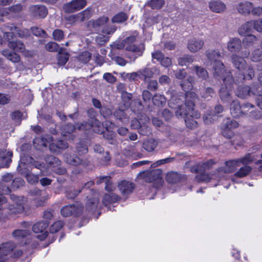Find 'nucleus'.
Returning <instances> with one entry per match:
<instances>
[{
    "label": "nucleus",
    "instance_id": "obj_42",
    "mask_svg": "<svg viewBox=\"0 0 262 262\" xmlns=\"http://www.w3.org/2000/svg\"><path fill=\"white\" fill-rule=\"evenodd\" d=\"M66 162L71 165H77L83 164L82 160L77 156H66Z\"/></svg>",
    "mask_w": 262,
    "mask_h": 262
},
{
    "label": "nucleus",
    "instance_id": "obj_11",
    "mask_svg": "<svg viewBox=\"0 0 262 262\" xmlns=\"http://www.w3.org/2000/svg\"><path fill=\"white\" fill-rule=\"evenodd\" d=\"M249 107L253 108L254 105L247 103L241 106L237 100H234L230 105V113L233 117H239L242 114H244L247 111L246 109Z\"/></svg>",
    "mask_w": 262,
    "mask_h": 262
},
{
    "label": "nucleus",
    "instance_id": "obj_12",
    "mask_svg": "<svg viewBox=\"0 0 262 262\" xmlns=\"http://www.w3.org/2000/svg\"><path fill=\"white\" fill-rule=\"evenodd\" d=\"M109 19L107 16H102L96 19L90 20L87 25L88 28L91 31H98L104 27L108 22Z\"/></svg>",
    "mask_w": 262,
    "mask_h": 262
},
{
    "label": "nucleus",
    "instance_id": "obj_16",
    "mask_svg": "<svg viewBox=\"0 0 262 262\" xmlns=\"http://www.w3.org/2000/svg\"><path fill=\"white\" fill-rule=\"evenodd\" d=\"M204 45V42L202 39L193 38L188 40L187 48L191 52L195 53L200 51Z\"/></svg>",
    "mask_w": 262,
    "mask_h": 262
},
{
    "label": "nucleus",
    "instance_id": "obj_33",
    "mask_svg": "<svg viewBox=\"0 0 262 262\" xmlns=\"http://www.w3.org/2000/svg\"><path fill=\"white\" fill-rule=\"evenodd\" d=\"M11 199L14 202L13 204H16L17 207V212H20L23 210V204L26 202V199L22 196H18L14 194L10 196Z\"/></svg>",
    "mask_w": 262,
    "mask_h": 262
},
{
    "label": "nucleus",
    "instance_id": "obj_60",
    "mask_svg": "<svg viewBox=\"0 0 262 262\" xmlns=\"http://www.w3.org/2000/svg\"><path fill=\"white\" fill-rule=\"evenodd\" d=\"M203 118L205 123L210 124L213 123V121L216 119L217 116L216 115H214L212 113H209V114L205 115Z\"/></svg>",
    "mask_w": 262,
    "mask_h": 262
},
{
    "label": "nucleus",
    "instance_id": "obj_49",
    "mask_svg": "<svg viewBox=\"0 0 262 262\" xmlns=\"http://www.w3.org/2000/svg\"><path fill=\"white\" fill-rule=\"evenodd\" d=\"M164 0H150L148 2V5L152 9H159L164 4Z\"/></svg>",
    "mask_w": 262,
    "mask_h": 262
},
{
    "label": "nucleus",
    "instance_id": "obj_9",
    "mask_svg": "<svg viewBox=\"0 0 262 262\" xmlns=\"http://www.w3.org/2000/svg\"><path fill=\"white\" fill-rule=\"evenodd\" d=\"M2 32L4 33L3 37L7 40H12L16 36L24 38L28 35V31L26 29H20L15 26H5L2 27Z\"/></svg>",
    "mask_w": 262,
    "mask_h": 262
},
{
    "label": "nucleus",
    "instance_id": "obj_6",
    "mask_svg": "<svg viewBox=\"0 0 262 262\" xmlns=\"http://www.w3.org/2000/svg\"><path fill=\"white\" fill-rule=\"evenodd\" d=\"M206 56L208 62L213 65L214 76H220L223 74L224 72V65L218 60L221 56L220 52L216 50L208 51L206 53Z\"/></svg>",
    "mask_w": 262,
    "mask_h": 262
},
{
    "label": "nucleus",
    "instance_id": "obj_40",
    "mask_svg": "<svg viewBox=\"0 0 262 262\" xmlns=\"http://www.w3.org/2000/svg\"><path fill=\"white\" fill-rule=\"evenodd\" d=\"M77 208L75 205H67L62 208L61 213L64 216H69L72 214L73 212H77Z\"/></svg>",
    "mask_w": 262,
    "mask_h": 262
},
{
    "label": "nucleus",
    "instance_id": "obj_35",
    "mask_svg": "<svg viewBox=\"0 0 262 262\" xmlns=\"http://www.w3.org/2000/svg\"><path fill=\"white\" fill-rule=\"evenodd\" d=\"M2 54L13 62H18L20 60V57L19 55L16 53L12 52L8 50H3L2 51Z\"/></svg>",
    "mask_w": 262,
    "mask_h": 262
},
{
    "label": "nucleus",
    "instance_id": "obj_64",
    "mask_svg": "<svg viewBox=\"0 0 262 262\" xmlns=\"http://www.w3.org/2000/svg\"><path fill=\"white\" fill-rule=\"evenodd\" d=\"M109 40V37L103 34H99L96 37V41L99 45H102L107 42Z\"/></svg>",
    "mask_w": 262,
    "mask_h": 262
},
{
    "label": "nucleus",
    "instance_id": "obj_51",
    "mask_svg": "<svg viewBox=\"0 0 262 262\" xmlns=\"http://www.w3.org/2000/svg\"><path fill=\"white\" fill-rule=\"evenodd\" d=\"M53 38L56 41H61L64 37V34L62 30L60 29H55L52 33Z\"/></svg>",
    "mask_w": 262,
    "mask_h": 262
},
{
    "label": "nucleus",
    "instance_id": "obj_21",
    "mask_svg": "<svg viewBox=\"0 0 262 262\" xmlns=\"http://www.w3.org/2000/svg\"><path fill=\"white\" fill-rule=\"evenodd\" d=\"M146 180L151 182L157 181L158 183H162V171L160 169H156L147 172Z\"/></svg>",
    "mask_w": 262,
    "mask_h": 262
},
{
    "label": "nucleus",
    "instance_id": "obj_31",
    "mask_svg": "<svg viewBox=\"0 0 262 262\" xmlns=\"http://www.w3.org/2000/svg\"><path fill=\"white\" fill-rule=\"evenodd\" d=\"M209 8L214 12L221 13L225 10L226 6L220 1H213L209 3Z\"/></svg>",
    "mask_w": 262,
    "mask_h": 262
},
{
    "label": "nucleus",
    "instance_id": "obj_8",
    "mask_svg": "<svg viewBox=\"0 0 262 262\" xmlns=\"http://www.w3.org/2000/svg\"><path fill=\"white\" fill-rule=\"evenodd\" d=\"M27 161L31 162L32 159L29 157H21L17 169L21 174L25 176L29 183L33 184L37 182L38 177L29 173V169L28 168L29 163H27Z\"/></svg>",
    "mask_w": 262,
    "mask_h": 262
},
{
    "label": "nucleus",
    "instance_id": "obj_19",
    "mask_svg": "<svg viewBox=\"0 0 262 262\" xmlns=\"http://www.w3.org/2000/svg\"><path fill=\"white\" fill-rule=\"evenodd\" d=\"M13 243L9 242L2 244L0 246V262H5L6 260V256L14 248Z\"/></svg>",
    "mask_w": 262,
    "mask_h": 262
},
{
    "label": "nucleus",
    "instance_id": "obj_30",
    "mask_svg": "<svg viewBox=\"0 0 262 262\" xmlns=\"http://www.w3.org/2000/svg\"><path fill=\"white\" fill-rule=\"evenodd\" d=\"M32 193L36 196H40V198H37L36 200V204L37 206H43L46 203L47 199V195L45 191H42L39 190H34Z\"/></svg>",
    "mask_w": 262,
    "mask_h": 262
},
{
    "label": "nucleus",
    "instance_id": "obj_23",
    "mask_svg": "<svg viewBox=\"0 0 262 262\" xmlns=\"http://www.w3.org/2000/svg\"><path fill=\"white\" fill-rule=\"evenodd\" d=\"M145 122L142 123L141 120H134L132 121V126L135 128H138L139 133L143 135H147L150 133V129L146 125H141L142 123H145L148 121V119L145 117Z\"/></svg>",
    "mask_w": 262,
    "mask_h": 262
},
{
    "label": "nucleus",
    "instance_id": "obj_15",
    "mask_svg": "<svg viewBox=\"0 0 262 262\" xmlns=\"http://www.w3.org/2000/svg\"><path fill=\"white\" fill-rule=\"evenodd\" d=\"M118 187L121 194L126 196L132 193L135 185L131 182L124 180L119 183Z\"/></svg>",
    "mask_w": 262,
    "mask_h": 262
},
{
    "label": "nucleus",
    "instance_id": "obj_2",
    "mask_svg": "<svg viewBox=\"0 0 262 262\" xmlns=\"http://www.w3.org/2000/svg\"><path fill=\"white\" fill-rule=\"evenodd\" d=\"M90 127H92L93 128V130L95 133H100L102 132L100 129V128L101 127L100 122L96 119H92L90 123H81L80 125H77V127L70 124L63 126L61 128V135L66 138H68L69 139H72V133L76 129V128H77L79 130H81L84 129H88Z\"/></svg>",
    "mask_w": 262,
    "mask_h": 262
},
{
    "label": "nucleus",
    "instance_id": "obj_22",
    "mask_svg": "<svg viewBox=\"0 0 262 262\" xmlns=\"http://www.w3.org/2000/svg\"><path fill=\"white\" fill-rule=\"evenodd\" d=\"M30 11L35 17L44 18L47 14L46 8L41 5H34L30 8Z\"/></svg>",
    "mask_w": 262,
    "mask_h": 262
},
{
    "label": "nucleus",
    "instance_id": "obj_54",
    "mask_svg": "<svg viewBox=\"0 0 262 262\" xmlns=\"http://www.w3.org/2000/svg\"><path fill=\"white\" fill-rule=\"evenodd\" d=\"M116 30V27L115 25L104 26L101 30V32L107 35H112Z\"/></svg>",
    "mask_w": 262,
    "mask_h": 262
},
{
    "label": "nucleus",
    "instance_id": "obj_39",
    "mask_svg": "<svg viewBox=\"0 0 262 262\" xmlns=\"http://www.w3.org/2000/svg\"><path fill=\"white\" fill-rule=\"evenodd\" d=\"M245 36L243 40V43L247 47L252 46L257 41V38L254 35L249 34Z\"/></svg>",
    "mask_w": 262,
    "mask_h": 262
},
{
    "label": "nucleus",
    "instance_id": "obj_7",
    "mask_svg": "<svg viewBox=\"0 0 262 262\" xmlns=\"http://www.w3.org/2000/svg\"><path fill=\"white\" fill-rule=\"evenodd\" d=\"M42 145L45 147L49 146L50 151L52 152L57 153L60 149H66L68 147V143L63 140L56 141L52 136L46 135L41 139Z\"/></svg>",
    "mask_w": 262,
    "mask_h": 262
},
{
    "label": "nucleus",
    "instance_id": "obj_53",
    "mask_svg": "<svg viewBox=\"0 0 262 262\" xmlns=\"http://www.w3.org/2000/svg\"><path fill=\"white\" fill-rule=\"evenodd\" d=\"M69 59V54L67 53L59 52L58 57V63L59 65H64Z\"/></svg>",
    "mask_w": 262,
    "mask_h": 262
},
{
    "label": "nucleus",
    "instance_id": "obj_61",
    "mask_svg": "<svg viewBox=\"0 0 262 262\" xmlns=\"http://www.w3.org/2000/svg\"><path fill=\"white\" fill-rule=\"evenodd\" d=\"M49 226L47 221H43L36 223L32 226V229H46Z\"/></svg>",
    "mask_w": 262,
    "mask_h": 262
},
{
    "label": "nucleus",
    "instance_id": "obj_14",
    "mask_svg": "<svg viewBox=\"0 0 262 262\" xmlns=\"http://www.w3.org/2000/svg\"><path fill=\"white\" fill-rule=\"evenodd\" d=\"M238 126V123L236 121L227 119L225 121L222 127L223 135L227 138H231L233 135L231 130Z\"/></svg>",
    "mask_w": 262,
    "mask_h": 262
},
{
    "label": "nucleus",
    "instance_id": "obj_52",
    "mask_svg": "<svg viewBox=\"0 0 262 262\" xmlns=\"http://www.w3.org/2000/svg\"><path fill=\"white\" fill-rule=\"evenodd\" d=\"M47 162L53 167H58L61 165L60 161L58 158L52 156L48 157Z\"/></svg>",
    "mask_w": 262,
    "mask_h": 262
},
{
    "label": "nucleus",
    "instance_id": "obj_56",
    "mask_svg": "<svg viewBox=\"0 0 262 262\" xmlns=\"http://www.w3.org/2000/svg\"><path fill=\"white\" fill-rule=\"evenodd\" d=\"M31 29L32 33L36 36L46 37L48 36L45 31L40 28L34 27H32Z\"/></svg>",
    "mask_w": 262,
    "mask_h": 262
},
{
    "label": "nucleus",
    "instance_id": "obj_47",
    "mask_svg": "<svg viewBox=\"0 0 262 262\" xmlns=\"http://www.w3.org/2000/svg\"><path fill=\"white\" fill-rule=\"evenodd\" d=\"M127 18V16L124 13L121 12L115 15L112 19L113 23H121L125 21Z\"/></svg>",
    "mask_w": 262,
    "mask_h": 262
},
{
    "label": "nucleus",
    "instance_id": "obj_45",
    "mask_svg": "<svg viewBox=\"0 0 262 262\" xmlns=\"http://www.w3.org/2000/svg\"><path fill=\"white\" fill-rule=\"evenodd\" d=\"M92 11L91 8H88L84 11L78 13V18L79 21H83L91 17Z\"/></svg>",
    "mask_w": 262,
    "mask_h": 262
},
{
    "label": "nucleus",
    "instance_id": "obj_17",
    "mask_svg": "<svg viewBox=\"0 0 262 262\" xmlns=\"http://www.w3.org/2000/svg\"><path fill=\"white\" fill-rule=\"evenodd\" d=\"M252 9L253 3L248 1L241 2L236 7L238 13L245 16L250 14Z\"/></svg>",
    "mask_w": 262,
    "mask_h": 262
},
{
    "label": "nucleus",
    "instance_id": "obj_34",
    "mask_svg": "<svg viewBox=\"0 0 262 262\" xmlns=\"http://www.w3.org/2000/svg\"><path fill=\"white\" fill-rule=\"evenodd\" d=\"M118 199V195L114 193H110L104 195L102 203L105 206H107L111 203L116 202Z\"/></svg>",
    "mask_w": 262,
    "mask_h": 262
},
{
    "label": "nucleus",
    "instance_id": "obj_43",
    "mask_svg": "<svg viewBox=\"0 0 262 262\" xmlns=\"http://www.w3.org/2000/svg\"><path fill=\"white\" fill-rule=\"evenodd\" d=\"M166 180L169 183H176L180 180V176L176 172H170L167 174Z\"/></svg>",
    "mask_w": 262,
    "mask_h": 262
},
{
    "label": "nucleus",
    "instance_id": "obj_46",
    "mask_svg": "<svg viewBox=\"0 0 262 262\" xmlns=\"http://www.w3.org/2000/svg\"><path fill=\"white\" fill-rule=\"evenodd\" d=\"M258 90H253L252 94L254 95H257L256 101L257 106L262 110V86H259L258 88Z\"/></svg>",
    "mask_w": 262,
    "mask_h": 262
},
{
    "label": "nucleus",
    "instance_id": "obj_59",
    "mask_svg": "<svg viewBox=\"0 0 262 262\" xmlns=\"http://www.w3.org/2000/svg\"><path fill=\"white\" fill-rule=\"evenodd\" d=\"M58 47V45L54 41L49 42L45 46L46 50L49 52H56Z\"/></svg>",
    "mask_w": 262,
    "mask_h": 262
},
{
    "label": "nucleus",
    "instance_id": "obj_37",
    "mask_svg": "<svg viewBox=\"0 0 262 262\" xmlns=\"http://www.w3.org/2000/svg\"><path fill=\"white\" fill-rule=\"evenodd\" d=\"M101 182L105 183V190L108 191H113L115 189L114 186L112 184L110 181V177L107 176L101 177L99 181L97 182V184Z\"/></svg>",
    "mask_w": 262,
    "mask_h": 262
},
{
    "label": "nucleus",
    "instance_id": "obj_27",
    "mask_svg": "<svg viewBox=\"0 0 262 262\" xmlns=\"http://www.w3.org/2000/svg\"><path fill=\"white\" fill-rule=\"evenodd\" d=\"M251 92V89L248 86H239L236 92V95L240 98L245 99L250 96L252 94V92Z\"/></svg>",
    "mask_w": 262,
    "mask_h": 262
},
{
    "label": "nucleus",
    "instance_id": "obj_13",
    "mask_svg": "<svg viewBox=\"0 0 262 262\" xmlns=\"http://www.w3.org/2000/svg\"><path fill=\"white\" fill-rule=\"evenodd\" d=\"M86 5V0H73L65 4L63 9L68 13H73L82 9Z\"/></svg>",
    "mask_w": 262,
    "mask_h": 262
},
{
    "label": "nucleus",
    "instance_id": "obj_3",
    "mask_svg": "<svg viewBox=\"0 0 262 262\" xmlns=\"http://www.w3.org/2000/svg\"><path fill=\"white\" fill-rule=\"evenodd\" d=\"M136 40V36L132 35L126 37L122 43L126 50L132 53V55H128L127 57L133 61H134L137 58L142 55L145 49L143 43H140L137 45L135 43Z\"/></svg>",
    "mask_w": 262,
    "mask_h": 262
},
{
    "label": "nucleus",
    "instance_id": "obj_55",
    "mask_svg": "<svg viewBox=\"0 0 262 262\" xmlns=\"http://www.w3.org/2000/svg\"><path fill=\"white\" fill-rule=\"evenodd\" d=\"M214 91L212 88H207L200 92L201 96L205 99H209L214 95Z\"/></svg>",
    "mask_w": 262,
    "mask_h": 262
},
{
    "label": "nucleus",
    "instance_id": "obj_63",
    "mask_svg": "<svg viewBox=\"0 0 262 262\" xmlns=\"http://www.w3.org/2000/svg\"><path fill=\"white\" fill-rule=\"evenodd\" d=\"M238 159L240 163H242L243 164H248L253 161L254 158L252 157L251 154H248L246 155L245 157Z\"/></svg>",
    "mask_w": 262,
    "mask_h": 262
},
{
    "label": "nucleus",
    "instance_id": "obj_1",
    "mask_svg": "<svg viewBox=\"0 0 262 262\" xmlns=\"http://www.w3.org/2000/svg\"><path fill=\"white\" fill-rule=\"evenodd\" d=\"M179 103V101H177L176 97L172 96L169 102V105L172 108L177 109L175 113L178 118L185 117V122L187 127L190 128L196 127L198 123L194 119L200 118V114L194 110V102L190 101V102L188 103V105L185 103V107L186 109L185 110L184 106Z\"/></svg>",
    "mask_w": 262,
    "mask_h": 262
},
{
    "label": "nucleus",
    "instance_id": "obj_18",
    "mask_svg": "<svg viewBox=\"0 0 262 262\" xmlns=\"http://www.w3.org/2000/svg\"><path fill=\"white\" fill-rule=\"evenodd\" d=\"M239 164L238 159L227 161L224 169H221L218 171L219 175L221 174L222 173H230L234 171L237 167L239 166Z\"/></svg>",
    "mask_w": 262,
    "mask_h": 262
},
{
    "label": "nucleus",
    "instance_id": "obj_5",
    "mask_svg": "<svg viewBox=\"0 0 262 262\" xmlns=\"http://www.w3.org/2000/svg\"><path fill=\"white\" fill-rule=\"evenodd\" d=\"M224 84L219 93L221 99L223 102H228L231 100L233 92L232 83L233 82L230 73H227L226 77L223 78Z\"/></svg>",
    "mask_w": 262,
    "mask_h": 262
},
{
    "label": "nucleus",
    "instance_id": "obj_10",
    "mask_svg": "<svg viewBox=\"0 0 262 262\" xmlns=\"http://www.w3.org/2000/svg\"><path fill=\"white\" fill-rule=\"evenodd\" d=\"M194 81V78L192 76H189L187 79L181 83V85L183 90L186 92V102L188 105V103L190 101L194 102L195 100L196 99V95L193 92H189V90H191L192 88V83Z\"/></svg>",
    "mask_w": 262,
    "mask_h": 262
},
{
    "label": "nucleus",
    "instance_id": "obj_32",
    "mask_svg": "<svg viewBox=\"0 0 262 262\" xmlns=\"http://www.w3.org/2000/svg\"><path fill=\"white\" fill-rule=\"evenodd\" d=\"M252 22L251 21H247L243 24L238 29V32L241 36H245L252 32L253 29Z\"/></svg>",
    "mask_w": 262,
    "mask_h": 262
},
{
    "label": "nucleus",
    "instance_id": "obj_50",
    "mask_svg": "<svg viewBox=\"0 0 262 262\" xmlns=\"http://www.w3.org/2000/svg\"><path fill=\"white\" fill-rule=\"evenodd\" d=\"M193 61V57L190 55H186L183 57L180 58L178 60L179 64L181 66H188Z\"/></svg>",
    "mask_w": 262,
    "mask_h": 262
},
{
    "label": "nucleus",
    "instance_id": "obj_29",
    "mask_svg": "<svg viewBox=\"0 0 262 262\" xmlns=\"http://www.w3.org/2000/svg\"><path fill=\"white\" fill-rule=\"evenodd\" d=\"M8 47L13 51L18 52H23L25 50V45L19 40L11 41L8 40Z\"/></svg>",
    "mask_w": 262,
    "mask_h": 262
},
{
    "label": "nucleus",
    "instance_id": "obj_41",
    "mask_svg": "<svg viewBox=\"0 0 262 262\" xmlns=\"http://www.w3.org/2000/svg\"><path fill=\"white\" fill-rule=\"evenodd\" d=\"M250 166L246 165L241 167L235 174L234 176L237 178H243L248 175L251 171Z\"/></svg>",
    "mask_w": 262,
    "mask_h": 262
},
{
    "label": "nucleus",
    "instance_id": "obj_58",
    "mask_svg": "<svg viewBox=\"0 0 262 262\" xmlns=\"http://www.w3.org/2000/svg\"><path fill=\"white\" fill-rule=\"evenodd\" d=\"M91 58V54L90 52L86 51L82 52L81 54L79 55L78 59L82 63H86L90 60Z\"/></svg>",
    "mask_w": 262,
    "mask_h": 262
},
{
    "label": "nucleus",
    "instance_id": "obj_44",
    "mask_svg": "<svg viewBox=\"0 0 262 262\" xmlns=\"http://www.w3.org/2000/svg\"><path fill=\"white\" fill-rule=\"evenodd\" d=\"M194 68L199 78L205 80L208 77V72L204 68L199 66H195Z\"/></svg>",
    "mask_w": 262,
    "mask_h": 262
},
{
    "label": "nucleus",
    "instance_id": "obj_26",
    "mask_svg": "<svg viewBox=\"0 0 262 262\" xmlns=\"http://www.w3.org/2000/svg\"><path fill=\"white\" fill-rule=\"evenodd\" d=\"M241 40L236 37L230 38L227 43V49L231 52L238 51L241 49Z\"/></svg>",
    "mask_w": 262,
    "mask_h": 262
},
{
    "label": "nucleus",
    "instance_id": "obj_20",
    "mask_svg": "<svg viewBox=\"0 0 262 262\" xmlns=\"http://www.w3.org/2000/svg\"><path fill=\"white\" fill-rule=\"evenodd\" d=\"M12 157V151L6 150H0V161L1 162L0 168L8 167L9 163L11 162Z\"/></svg>",
    "mask_w": 262,
    "mask_h": 262
},
{
    "label": "nucleus",
    "instance_id": "obj_62",
    "mask_svg": "<svg viewBox=\"0 0 262 262\" xmlns=\"http://www.w3.org/2000/svg\"><path fill=\"white\" fill-rule=\"evenodd\" d=\"M252 22L253 29H255L258 32H262V19H258L257 20H251Z\"/></svg>",
    "mask_w": 262,
    "mask_h": 262
},
{
    "label": "nucleus",
    "instance_id": "obj_57",
    "mask_svg": "<svg viewBox=\"0 0 262 262\" xmlns=\"http://www.w3.org/2000/svg\"><path fill=\"white\" fill-rule=\"evenodd\" d=\"M154 103L157 105H162L166 102L165 98L163 95H155L152 98Z\"/></svg>",
    "mask_w": 262,
    "mask_h": 262
},
{
    "label": "nucleus",
    "instance_id": "obj_36",
    "mask_svg": "<svg viewBox=\"0 0 262 262\" xmlns=\"http://www.w3.org/2000/svg\"><path fill=\"white\" fill-rule=\"evenodd\" d=\"M158 142L154 139H149L143 143V148L147 151H153L157 146Z\"/></svg>",
    "mask_w": 262,
    "mask_h": 262
},
{
    "label": "nucleus",
    "instance_id": "obj_48",
    "mask_svg": "<svg viewBox=\"0 0 262 262\" xmlns=\"http://www.w3.org/2000/svg\"><path fill=\"white\" fill-rule=\"evenodd\" d=\"M251 59L253 62H257L262 59V50L259 49L254 50L251 53Z\"/></svg>",
    "mask_w": 262,
    "mask_h": 262
},
{
    "label": "nucleus",
    "instance_id": "obj_4",
    "mask_svg": "<svg viewBox=\"0 0 262 262\" xmlns=\"http://www.w3.org/2000/svg\"><path fill=\"white\" fill-rule=\"evenodd\" d=\"M231 60L234 67L242 72V79L250 80L254 76L253 68L250 66H246V62L244 58L233 54L231 57Z\"/></svg>",
    "mask_w": 262,
    "mask_h": 262
},
{
    "label": "nucleus",
    "instance_id": "obj_25",
    "mask_svg": "<svg viewBox=\"0 0 262 262\" xmlns=\"http://www.w3.org/2000/svg\"><path fill=\"white\" fill-rule=\"evenodd\" d=\"M139 71L140 79L146 81L147 78H150L153 77L157 69L155 68H149L145 67Z\"/></svg>",
    "mask_w": 262,
    "mask_h": 262
},
{
    "label": "nucleus",
    "instance_id": "obj_38",
    "mask_svg": "<svg viewBox=\"0 0 262 262\" xmlns=\"http://www.w3.org/2000/svg\"><path fill=\"white\" fill-rule=\"evenodd\" d=\"M98 200L96 198L89 199L86 203V209L88 211L93 212L97 207Z\"/></svg>",
    "mask_w": 262,
    "mask_h": 262
},
{
    "label": "nucleus",
    "instance_id": "obj_28",
    "mask_svg": "<svg viewBox=\"0 0 262 262\" xmlns=\"http://www.w3.org/2000/svg\"><path fill=\"white\" fill-rule=\"evenodd\" d=\"M213 162L211 160L208 161L206 163L201 164H198L194 165L191 168V171L194 173L202 172L207 169H209L212 165Z\"/></svg>",
    "mask_w": 262,
    "mask_h": 262
},
{
    "label": "nucleus",
    "instance_id": "obj_24",
    "mask_svg": "<svg viewBox=\"0 0 262 262\" xmlns=\"http://www.w3.org/2000/svg\"><path fill=\"white\" fill-rule=\"evenodd\" d=\"M145 122L142 123L141 120H134L132 121V126L135 128H138L139 133L143 135H147L150 133V129L146 125H141L142 123H145L148 121V119L145 117Z\"/></svg>",
    "mask_w": 262,
    "mask_h": 262
}]
</instances>
